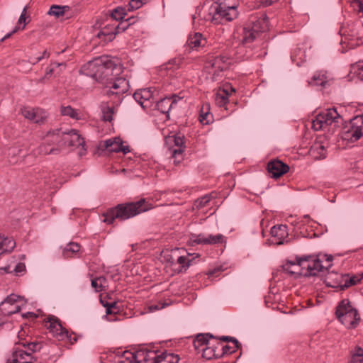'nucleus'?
<instances>
[{
	"instance_id": "4d7b16f0",
	"label": "nucleus",
	"mask_w": 363,
	"mask_h": 363,
	"mask_svg": "<svg viewBox=\"0 0 363 363\" xmlns=\"http://www.w3.org/2000/svg\"><path fill=\"white\" fill-rule=\"evenodd\" d=\"M50 66L53 67L55 69H56L57 68H59L60 71L58 72V73H60L62 69L65 68L66 64L65 62H51Z\"/></svg>"
},
{
	"instance_id": "09e8293b",
	"label": "nucleus",
	"mask_w": 363,
	"mask_h": 363,
	"mask_svg": "<svg viewBox=\"0 0 363 363\" xmlns=\"http://www.w3.org/2000/svg\"><path fill=\"white\" fill-rule=\"evenodd\" d=\"M119 310L116 301L110 302V304L106 306V314H116L119 312Z\"/></svg>"
},
{
	"instance_id": "9b49d317",
	"label": "nucleus",
	"mask_w": 363,
	"mask_h": 363,
	"mask_svg": "<svg viewBox=\"0 0 363 363\" xmlns=\"http://www.w3.org/2000/svg\"><path fill=\"white\" fill-rule=\"evenodd\" d=\"M325 258V260L328 262V265L324 267L323 265V269L320 271V272L327 271V274L324 276L323 282L328 287L340 289L342 291V286L344 281V277L342 274H338L334 272H329V268L331 267L333 258L332 255H325L323 256Z\"/></svg>"
},
{
	"instance_id": "37998d69",
	"label": "nucleus",
	"mask_w": 363,
	"mask_h": 363,
	"mask_svg": "<svg viewBox=\"0 0 363 363\" xmlns=\"http://www.w3.org/2000/svg\"><path fill=\"white\" fill-rule=\"evenodd\" d=\"M130 26V23L125 21V18L120 20V23L113 26V30L116 31V35L121 32L125 31Z\"/></svg>"
},
{
	"instance_id": "79ce46f5",
	"label": "nucleus",
	"mask_w": 363,
	"mask_h": 363,
	"mask_svg": "<svg viewBox=\"0 0 363 363\" xmlns=\"http://www.w3.org/2000/svg\"><path fill=\"white\" fill-rule=\"evenodd\" d=\"M218 345L221 347L222 357L224 354H232V353L235 352L240 347V342H238V344L234 345L233 347L228 346V345H222L219 342H218Z\"/></svg>"
},
{
	"instance_id": "c03bdc74",
	"label": "nucleus",
	"mask_w": 363,
	"mask_h": 363,
	"mask_svg": "<svg viewBox=\"0 0 363 363\" xmlns=\"http://www.w3.org/2000/svg\"><path fill=\"white\" fill-rule=\"evenodd\" d=\"M352 70L359 79L363 80V63L359 62L353 65Z\"/></svg>"
},
{
	"instance_id": "4c0bfd02",
	"label": "nucleus",
	"mask_w": 363,
	"mask_h": 363,
	"mask_svg": "<svg viewBox=\"0 0 363 363\" xmlns=\"http://www.w3.org/2000/svg\"><path fill=\"white\" fill-rule=\"evenodd\" d=\"M193 259H189L187 257L184 255L179 256L177 259V263L180 265V269H179V272H181L183 270L186 271L191 264Z\"/></svg>"
},
{
	"instance_id": "ea45409f",
	"label": "nucleus",
	"mask_w": 363,
	"mask_h": 363,
	"mask_svg": "<svg viewBox=\"0 0 363 363\" xmlns=\"http://www.w3.org/2000/svg\"><path fill=\"white\" fill-rule=\"evenodd\" d=\"M24 347H27L28 351L31 352H40L44 345L43 342H27L26 345L25 343L23 344Z\"/></svg>"
},
{
	"instance_id": "412c9836",
	"label": "nucleus",
	"mask_w": 363,
	"mask_h": 363,
	"mask_svg": "<svg viewBox=\"0 0 363 363\" xmlns=\"http://www.w3.org/2000/svg\"><path fill=\"white\" fill-rule=\"evenodd\" d=\"M21 296L16 294H11L1 303V310L6 315H11L18 313L21 310V306L17 304Z\"/></svg>"
},
{
	"instance_id": "a878e982",
	"label": "nucleus",
	"mask_w": 363,
	"mask_h": 363,
	"mask_svg": "<svg viewBox=\"0 0 363 363\" xmlns=\"http://www.w3.org/2000/svg\"><path fill=\"white\" fill-rule=\"evenodd\" d=\"M157 354L155 351H138V362L156 363Z\"/></svg>"
},
{
	"instance_id": "cd10ccee",
	"label": "nucleus",
	"mask_w": 363,
	"mask_h": 363,
	"mask_svg": "<svg viewBox=\"0 0 363 363\" xmlns=\"http://www.w3.org/2000/svg\"><path fill=\"white\" fill-rule=\"evenodd\" d=\"M309 153L315 160H323L326 157L327 155L325 147L320 143L313 145L310 149Z\"/></svg>"
},
{
	"instance_id": "393cba45",
	"label": "nucleus",
	"mask_w": 363,
	"mask_h": 363,
	"mask_svg": "<svg viewBox=\"0 0 363 363\" xmlns=\"http://www.w3.org/2000/svg\"><path fill=\"white\" fill-rule=\"evenodd\" d=\"M206 43V40L203 38L200 33H195L194 35H190L187 40V44L190 48L203 47Z\"/></svg>"
},
{
	"instance_id": "f03ea898",
	"label": "nucleus",
	"mask_w": 363,
	"mask_h": 363,
	"mask_svg": "<svg viewBox=\"0 0 363 363\" xmlns=\"http://www.w3.org/2000/svg\"><path fill=\"white\" fill-rule=\"evenodd\" d=\"M152 208V205L145 199H140L135 202L120 203L108 209L103 214L104 216V222L108 224H113L116 219L123 221Z\"/></svg>"
},
{
	"instance_id": "8fccbe9b",
	"label": "nucleus",
	"mask_w": 363,
	"mask_h": 363,
	"mask_svg": "<svg viewBox=\"0 0 363 363\" xmlns=\"http://www.w3.org/2000/svg\"><path fill=\"white\" fill-rule=\"evenodd\" d=\"M145 3L143 1V0H130L128 4V11H132L135 9H138L140 8Z\"/></svg>"
},
{
	"instance_id": "a19ab883",
	"label": "nucleus",
	"mask_w": 363,
	"mask_h": 363,
	"mask_svg": "<svg viewBox=\"0 0 363 363\" xmlns=\"http://www.w3.org/2000/svg\"><path fill=\"white\" fill-rule=\"evenodd\" d=\"M350 363H363V349L359 347H355V351L352 355Z\"/></svg>"
},
{
	"instance_id": "e2e57ef3",
	"label": "nucleus",
	"mask_w": 363,
	"mask_h": 363,
	"mask_svg": "<svg viewBox=\"0 0 363 363\" xmlns=\"http://www.w3.org/2000/svg\"><path fill=\"white\" fill-rule=\"evenodd\" d=\"M50 56V52H48L46 50H44V52H43V55L38 57H37L36 59V62H40L42 59L43 58H48Z\"/></svg>"
},
{
	"instance_id": "6e6552de",
	"label": "nucleus",
	"mask_w": 363,
	"mask_h": 363,
	"mask_svg": "<svg viewBox=\"0 0 363 363\" xmlns=\"http://www.w3.org/2000/svg\"><path fill=\"white\" fill-rule=\"evenodd\" d=\"M213 17L212 21L215 23H223L236 18L238 16L237 7L234 5H228L225 2H220L211 7Z\"/></svg>"
},
{
	"instance_id": "72a5a7b5",
	"label": "nucleus",
	"mask_w": 363,
	"mask_h": 363,
	"mask_svg": "<svg viewBox=\"0 0 363 363\" xmlns=\"http://www.w3.org/2000/svg\"><path fill=\"white\" fill-rule=\"evenodd\" d=\"M69 10L68 6L52 5L48 11V14L56 17L62 16L66 11Z\"/></svg>"
},
{
	"instance_id": "4468645a",
	"label": "nucleus",
	"mask_w": 363,
	"mask_h": 363,
	"mask_svg": "<svg viewBox=\"0 0 363 363\" xmlns=\"http://www.w3.org/2000/svg\"><path fill=\"white\" fill-rule=\"evenodd\" d=\"M230 64V58L225 55H219L208 60L206 62V67H211L214 69V73L212 76V80H217V77L219 76V72L225 70L228 65Z\"/></svg>"
},
{
	"instance_id": "f8f14e48",
	"label": "nucleus",
	"mask_w": 363,
	"mask_h": 363,
	"mask_svg": "<svg viewBox=\"0 0 363 363\" xmlns=\"http://www.w3.org/2000/svg\"><path fill=\"white\" fill-rule=\"evenodd\" d=\"M129 86L128 81L121 77L114 82H112L110 86L106 87L109 88V89L106 91L105 94L108 97L115 96L116 100L114 101L113 103L118 105L121 102L123 95L128 91Z\"/></svg>"
},
{
	"instance_id": "bf43d9fd",
	"label": "nucleus",
	"mask_w": 363,
	"mask_h": 363,
	"mask_svg": "<svg viewBox=\"0 0 363 363\" xmlns=\"http://www.w3.org/2000/svg\"><path fill=\"white\" fill-rule=\"evenodd\" d=\"M55 70V69H54V67L50 65V67H48L47 68V69H46L45 75L40 79V82H43V80H44V79H45L48 76L54 73Z\"/></svg>"
},
{
	"instance_id": "1a4fd4ad",
	"label": "nucleus",
	"mask_w": 363,
	"mask_h": 363,
	"mask_svg": "<svg viewBox=\"0 0 363 363\" xmlns=\"http://www.w3.org/2000/svg\"><path fill=\"white\" fill-rule=\"evenodd\" d=\"M45 326L49 330V332L59 340H63L65 338H67L72 345L77 341V335L74 333L69 334V332L62 327L60 320L53 315H50L48 318V320L45 322Z\"/></svg>"
},
{
	"instance_id": "c9c22d12",
	"label": "nucleus",
	"mask_w": 363,
	"mask_h": 363,
	"mask_svg": "<svg viewBox=\"0 0 363 363\" xmlns=\"http://www.w3.org/2000/svg\"><path fill=\"white\" fill-rule=\"evenodd\" d=\"M106 283V278L101 276L91 280V286L98 292L104 289Z\"/></svg>"
},
{
	"instance_id": "e433bc0d",
	"label": "nucleus",
	"mask_w": 363,
	"mask_h": 363,
	"mask_svg": "<svg viewBox=\"0 0 363 363\" xmlns=\"http://www.w3.org/2000/svg\"><path fill=\"white\" fill-rule=\"evenodd\" d=\"M215 101L218 106H225L228 102V94L224 89L220 92H218Z\"/></svg>"
},
{
	"instance_id": "473e14b6",
	"label": "nucleus",
	"mask_w": 363,
	"mask_h": 363,
	"mask_svg": "<svg viewBox=\"0 0 363 363\" xmlns=\"http://www.w3.org/2000/svg\"><path fill=\"white\" fill-rule=\"evenodd\" d=\"M80 250V245L76 242L69 243L63 250V256L66 258L72 257Z\"/></svg>"
},
{
	"instance_id": "69168bd1",
	"label": "nucleus",
	"mask_w": 363,
	"mask_h": 363,
	"mask_svg": "<svg viewBox=\"0 0 363 363\" xmlns=\"http://www.w3.org/2000/svg\"><path fill=\"white\" fill-rule=\"evenodd\" d=\"M125 21L127 22H128V23H130V26L132 25V24H134L136 21V19L134 16H131V17H129V18H127L125 19Z\"/></svg>"
},
{
	"instance_id": "7c9ffc66",
	"label": "nucleus",
	"mask_w": 363,
	"mask_h": 363,
	"mask_svg": "<svg viewBox=\"0 0 363 363\" xmlns=\"http://www.w3.org/2000/svg\"><path fill=\"white\" fill-rule=\"evenodd\" d=\"M101 110L102 113V121L111 122L114 114V108L109 106L107 103H103L101 105Z\"/></svg>"
},
{
	"instance_id": "7ed1b4c3",
	"label": "nucleus",
	"mask_w": 363,
	"mask_h": 363,
	"mask_svg": "<svg viewBox=\"0 0 363 363\" xmlns=\"http://www.w3.org/2000/svg\"><path fill=\"white\" fill-rule=\"evenodd\" d=\"M323 260L316 255L296 256V261H288L282 266L283 270L296 277H315L323 269Z\"/></svg>"
},
{
	"instance_id": "603ef678",
	"label": "nucleus",
	"mask_w": 363,
	"mask_h": 363,
	"mask_svg": "<svg viewBox=\"0 0 363 363\" xmlns=\"http://www.w3.org/2000/svg\"><path fill=\"white\" fill-rule=\"evenodd\" d=\"M352 6L359 12L363 13V0H350Z\"/></svg>"
},
{
	"instance_id": "864d4df0",
	"label": "nucleus",
	"mask_w": 363,
	"mask_h": 363,
	"mask_svg": "<svg viewBox=\"0 0 363 363\" xmlns=\"http://www.w3.org/2000/svg\"><path fill=\"white\" fill-rule=\"evenodd\" d=\"M211 347L213 349L212 352L215 353L214 358L218 359L222 357V350L220 346H219L218 344L217 346H215L214 345L211 344Z\"/></svg>"
},
{
	"instance_id": "b1692460",
	"label": "nucleus",
	"mask_w": 363,
	"mask_h": 363,
	"mask_svg": "<svg viewBox=\"0 0 363 363\" xmlns=\"http://www.w3.org/2000/svg\"><path fill=\"white\" fill-rule=\"evenodd\" d=\"M210 338L214 339L216 337L211 333L199 334L196 339L193 341V345L195 350L199 352L201 351L203 347L211 345V342H209Z\"/></svg>"
},
{
	"instance_id": "58836bf2",
	"label": "nucleus",
	"mask_w": 363,
	"mask_h": 363,
	"mask_svg": "<svg viewBox=\"0 0 363 363\" xmlns=\"http://www.w3.org/2000/svg\"><path fill=\"white\" fill-rule=\"evenodd\" d=\"M213 198L212 194H206L198 199H196L194 202V206L197 208H203L206 206L208 202Z\"/></svg>"
},
{
	"instance_id": "a18cd8bd",
	"label": "nucleus",
	"mask_w": 363,
	"mask_h": 363,
	"mask_svg": "<svg viewBox=\"0 0 363 363\" xmlns=\"http://www.w3.org/2000/svg\"><path fill=\"white\" fill-rule=\"evenodd\" d=\"M286 226L281 225L278 227L274 226L271 229V234L273 236H281L283 237L286 233Z\"/></svg>"
},
{
	"instance_id": "49530a36",
	"label": "nucleus",
	"mask_w": 363,
	"mask_h": 363,
	"mask_svg": "<svg viewBox=\"0 0 363 363\" xmlns=\"http://www.w3.org/2000/svg\"><path fill=\"white\" fill-rule=\"evenodd\" d=\"M61 113L63 116H68L72 118H77V116L76 111L69 106L65 107L62 106L61 108Z\"/></svg>"
},
{
	"instance_id": "39448f33",
	"label": "nucleus",
	"mask_w": 363,
	"mask_h": 363,
	"mask_svg": "<svg viewBox=\"0 0 363 363\" xmlns=\"http://www.w3.org/2000/svg\"><path fill=\"white\" fill-rule=\"evenodd\" d=\"M268 27V18L266 13L251 16L247 23L243 28L242 42L244 44L252 43L259 33L264 32Z\"/></svg>"
},
{
	"instance_id": "6e6d98bb",
	"label": "nucleus",
	"mask_w": 363,
	"mask_h": 363,
	"mask_svg": "<svg viewBox=\"0 0 363 363\" xmlns=\"http://www.w3.org/2000/svg\"><path fill=\"white\" fill-rule=\"evenodd\" d=\"M26 13H27V7H25L23 11H22V13L18 18V23L19 24H21V23H24V25H26L27 23L26 22ZM25 26H23V29L24 28Z\"/></svg>"
},
{
	"instance_id": "680f3d73",
	"label": "nucleus",
	"mask_w": 363,
	"mask_h": 363,
	"mask_svg": "<svg viewBox=\"0 0 363 363\" xmlns=\"http://www.w3.org/2000/svg\"><path fill=\"white\" fill-rule=\"evenodd\" d=\"M18 27L16 26L11 33L6 34L4 38H2L1 41L3 42L5 40L9 38L13 34L16 33L18 31Z\"/></svg>"
},
{
	"instance_id": "6ab92c4d",
	"label": "nucleus",
	"mask_w": 363,
	"mask_h": 363,
	"mask_svg": "<svg viewBox=\"0 0 363 363\" xmlns=\"http://www.w3.org/2000/svg\"><path fill=\"white\" fill-rule=\"evenodd\" d=\"M62 138H64V147H79L84 146L85 142L83 138L80 136L78 131L71 129L68 132L62 131Z\"/></svg>"
},
{
	"instance_id": "5fc2aeb1",
	"label": "nucleus",
	"mask_w": 363,
	"mask_h": 363,
	"mask_svg": "<svg viewBox=\"0 0 363 363\" xmlns=\"http://www.w3.org/2000/svg\"><path fill=\"white\" fill-rule=\"evenodd\" d=\"M211 118H212V116L207 112L205 114L200 115V121L203 124H208Z\"/></svg>"
},
{
	"instance_id": "9d476101",
	"label": "nucleus",
	"mask_w": 363,
	"mask_h": 363,
	"mask_svg": "<svg viewBox=\"0 0 363 363\" xmlns=\"http://www.w3.org/2000/svg\"><path fill=\"white\" fill-rule=\"evenodd\" d=\"M363 136V115L354 117L348 125L344 127L343 138L352 142L357 141Z\"/></svg>"
},
{
	"instance_id": "f257e3e1",
	"label": "nucleus",
	"mask_w": 363,
	"mask_h": 363,
	"mask_svg": "<svg viewBox=\"0 0 363 363\" xmlns=\"http://www.w3.org/2000/svg\"><path fill=\"white\" fill-rule=\"evenodd\" d=\"M86 75L94 79L104 87L110 86L112 82L119 79L123 72L121 64L115 63L107 57H99L89 61L82 67Z\"/></svg>"
},
{
	"instance_id": "3c124183",
	"label": "nucleus",
	"mask_w": 363,
	"mask_h": 363,
	"mask_svg": "<svg viewBox=\"0 0 363 363\" xmlns=\"http://www.w3.org/2000/svg\"><path fill=\"white\" fill-rule=\"evenodd\" d=\"M123 357L125 359L128 360L130 363H138V352L136 353H132L129 352H125Z\"/></svg>"
},
{
	"instance_id": "2eb2a0df",
	"label": "nucleus",
	"mask_w": 363,
	"mask_h": 363,
	"mask_svg": "<svg viewBox=\"0 0 363 363\" xmlns=\"http://www.w3.org/2000/svg\"><path fill=\"white\" fill-rule=\"evenodd\" d=\"M191 245H215L224 242V236L222 234L216 235L203 234H192L190 238Z\"/></svg>"
},
{
	"instance_id": "ddd939ff",
	"label": "nucleus",
	"mask_w": 363,
	"mask_h": 363,
	"mask_svg": "<svg viewBox=\"0 0 363 363\" xmlns=\"http://www.w3.org/2000/svg\"><path fill=\"white\" fill-rule=\"evenodd\" d=\"M182 97H179L176 94H172L170 96L164 97L157 101L155 108L160 111L161 113L166 114L167 118H169V111L178 108V101L182 100Z\"/></svg>"
},
{
	"instance_id": "f3484780",
	"label": "nucleus",
	"mask_w": 363,
	"mask_h": 363,
	"mask_svg": "<svg viewBox=\"0 0 363 363\" xmlns=\"http://www.w3.org/2000/svg\"><path fill=\"white\" fill-rule=\"evenodd\" d=\"M21 113L25 118L38 124L43 123L48 116L45 111L38 108L23 107L21 109Z\"/></svg>"
},
{
	"instance_id": "20e7f679",
	"label": "nucleus",
	"mask_w": 363,
	"mask_h": 363,
	"mask_svg": "<svg viewBox=\"0 0 363 363\" xmlns=\"http://www.w3.org/2000/svg\"><path fill=\"white\" fill-rule=\"evenodd\" d=\"M64 138H62V130L55 129L48 131L43 141L38 147V154L42 155H57L64 147Z\"/></svg>"
},
{
	"instance_id": "f704fd0d",
	"label": "nucleus",
	"mask_w": 363,
	"mask_h": 363,
	"mask_svg": "<svg viewBox=\"0 0 363 363\" xmlns=\"http://www.w3.org/2000/svg\"><path fill=\"white\" fill-rule=\"evenodd\" d=\"M126 15L127 13L125 9L121 6L116 7L110 13V16L111 18L117 21L125 18Z\"/></svg>"
},
{
	"instance_id": "bb28decb",
	"label": "nucleus",
	"mask_w": 363,
	"mask_h": 363,
	"mask_svg": "<svg viewBox=\"0 0 363 363\" xmlns=\"http://www.w3.org/2000/svg\"><path fill=\"white\" fill-rule=\"evenodd\" d=\"M343 277L344 281L342 286V291L350 287L351 286H354L360 283L361 280L363 279V273L352 275V277H350L348 274H343Z\"/></svg>"
},
{
	"instance_id": "c85d7f7f",
	"label": "nucleus",
	"mask_w": 363,
	"mask_h": 363,
	"mask_svg": "<svg viewBox=\"0 0 363 363\" xmlns=\"http://www.w3.org/2000/svg\"><path fill=\"white\" fill-rule=\"evenodd\" d=\"M328 83L325 73L316 72L311 79L308 81L311 86H320L325 87Z\"/></svg>"
},
{
	"instance_id": "aec40b11",
	"label": "nucleus",
	"mask_w": 363,
	"mask_h": 363,
	"mask_svg": "<svg viewBox=\"0 0 363 363\" xmlns=\"http://www.w3.org/2000/svg\"><path fill=\"white\" fill-rule=\"evenodd\" d=\"M133 98L144 109L151 108L153 104V91L150 88L135 91Z\"/></svg>"
},
{
	"instance_id": "052dcab7",
	"label": "nucleus",
	"mask_w": 363,
	"mask_h": 363,
	"mask_svg": "<svg viewBox=\"0 0 363 363\" xmlns=\"http://www.w3.org/2000/svg\"><path fill=\"white\" fill-rule=\"evenodd\" d=\"M26 270V266L23 263H18L16 265L14 271L16 273H21Z\"/></svg>"
},
{
	"instance_id": "774afa93",
	"label": "nucleus",
	"mask_w": 363,
	"mask_h": 363,
	"mask_svg": "<svg viewBox=\"0 0 363 363\" xmlns=\"http://www.w3.org/2000/svg\"><path fill=\"white\" fill-rule=\"evenodd\" d=\"M177 60L174 59L172 62H170V63L172 62L173 64H177Z\"/></svg>"
},
{
	"instance_id": "13d9d810",
	"label": "nucleus",
	"mask_w": 363,
	"mask_h": 363,
	"mask_svg": "<svg viewBox=\"0 0 363 363\" xmlns=\"http://www.w3.org/2000/svg\"><path fill=\"white\" fill-rule=\"evenodd\" d=\"M219 339L224 342H230L233 343V345L238 344V342H239L237 339H235L233 337H230V336H222Z\"/></svg>"
},
{
	"instance_id": "423d86ee",
	"label": "nucleus",
	"mask_w": 363,
	"mask_h": 363,
	"mask_svg": "<svg viewBox=\"0 0 363 363\" xmlns=\"http://www.w3.org/2000/svg\"><path fill=\"white\" fill-rule=\"evenodd\" d=\"M337 319L347 328H354L360 320L357 311L352 307L348 299L342 300L336 308Z\"/></svg>"
},
{
	"instance_id": "0e129e2a",
	"label": "nucleus",
	"mask_w": 363,
	"mask_h": 363,
	"mask_svg": "<svg viewBox=\"0 0 363 363\" xmlns=\"http://www.w3.org/2000/svg\"><path fill=\"white\" fill-rule=\"evenodd\" d=\"M109 298L108 296H106V297L104 298H100V302L101 303V304L103 305V306H104L106 308V306L107 305H109L110 304V302H108V301H106L105 298Z\"/></svg>"
},
{
	"instance_id": "a211bd4d",
	"label": "nucleus",
	"mask_w": 363,
	"mask_h": 363,
	"mask_svg": "<svg viewBox=\"0 0 363 363\" xmlns=\"http://www.w3.org/2000/svg\"><path fill=\"white\" fill-rule=\"evenodd\" d=\"M100 148L106 150L109 152H122L124 155L130 152L129 147L123 145L122 140L119 138L108 139L100 144Z\"/></svg>"
},
{
	"instance_id": "0eeeda50",
	"label": "nucleus",
	"mask_w": 363,
	"mask_h": 363,
	"mask_svg": "<svg viewBox=\"0 0 363 363\" xmlns=\"http://www.w3.org/2000/svg\"><path fill=\"white\" fill-rule=\"evenodd\" d=\"M343 121L344 120L337 108H332L317 115L315 118L313 120L312 127L315 130L325 128L329 125L336 128L342 125Z\"/></svg>"
},
{
	"instance_id": "de8ad7c7",
	"label": "nucleus",
	"mask_w": 363,
	"mask_h": 363,
	"mask_svg": "<svg viewBox=\"0 0 363 363\" xmlns=\"http://www.w3.org/2000/svg\"><path fill=\"white\" fill-rule=\"evenodd\" d=\"M202 351V356L203 358H206L207 359H211L214 358L215 353L213 351V349L211 347V344L209 345H207L205 347H203L201 349Z\"/></svg>"
},
{
	"instance_id": "c756f323",
	"label": "nucleus",
	"mask_w": 363,
	"mask_h": 363,
	"mask_svg": "<svg viewBox=\"0 0 363 363\" xmlns=\"http://www.w3.org/2000/svg\"><path fill=\"white\" fill-rule=\"evenodd\" d=\"M15 246L16 242L13 239L0 237V254L11 252Z\"/></svg>"
},
{
	"instance_id": "dca6fc26",
	"label": "nucleus",
	"mask_w": 363,
	"mask_h": 363,
	"mask_svg": "<svg viewBox=\"0 0 363 363\" xmlns=\"http://www.w3.org/2000/svg\"><path fill=\"white\" fill-rule=\"evenodd\" d=\"M267 169L272 178L277 179L287 173L289 167L279 159H273L267 163Z\"/></svg>"
},
{
	"instance_id": "338daca9",
	"label": "nucleus",
	"mask_w": 363,
	"mask_h": 363,
	"mask_svg": "<svg viewBox=\"0 0 363 363\" xmlns=\"http://www.w3.org/2000/svg\"><path fill=\"white\" fill-rule=\"evenodd\" d=\"M23 316L26 318H37V315L33 312H28L26 314L23 315Z\"/></svg>"
},
{
	"instance_id": "5701e85b",
	"label": "nucleus",
	"mask_w": 363,
	"mask_h": 363,
	"mask_svg": "<svg viewBox=\"0 0 363 363\" xmlns=\"http://www.w3.org/2000/svg\"><path fill=\"white\" fill-rule=\"evenodd\" d=\"M33 357L28 351L16 349L7 363H33Z\"/></svg>"
},
{
	"instance_id": "2f4dec72",
	"label": "nucleus",
	"mask_w": 363,
	"mask_h": 363,
	"mask_svg": "<svg viewBox=\"0 0 363 363\" xmlns=\"http://www.w3.org/2000/svg\"><path fill=\"white\" fill-rule=\"evenodd\" d=\"M116 35V31L113 30V26L111 28L104 26L100 32L97 34L98 38H101V36H104V41H111L115 38Z\"/></svg>"
},
{
	"instance_id": "4be33fe9",
	"label": "nucleus",
	"mask_w": 363,
	"mask_h": 363,
	"mask_svg": "<svg viewBox=\"0 0 363 363\" xmlns=\"http://www.w3.org/2000/svg\"><path fill=\"white\" fill-rule=\"evenodd\" d=\"M184 137L180 133L175 134L174 135H169L166 138L167 143H174L176 148L172 150V157H177V155H182L184 149L185 145H184Z\"/></svg>"
}]
</instances>
